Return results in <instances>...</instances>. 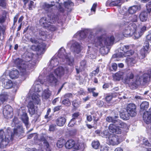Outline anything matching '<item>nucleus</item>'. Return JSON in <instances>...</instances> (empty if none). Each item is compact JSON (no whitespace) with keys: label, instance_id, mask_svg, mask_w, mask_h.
Wrapping results in <instances>:
<instances>
[{"label":"nucleus","instance_id":"f257e3e1","mask_svg":"<svg viewBox=\"0 0 151 151\" xmlns=\"http://www.w3.org/2000/svg\"><path fill=\"white\" fill-rule=\"evenodd\" d=\"M100 32V29H86L80 32L79 35L82 38L85 39L87 34H88L86 41L92 43L96 46L104 47L110 46L113 44L114 39V36L105 37L104 36L96 37V35Z\"/></svg>","mask_w":151,"mask_h":151},{"label":"nucleus","instance_id":"f03ea898","mask_svg":"<svg viewBox=\"0 0 151 151\" xmlns=\"http://www.w3.org/2000/svg\"><path fill=\"white\" fill-rule=\"evenodd\" d=\"M12 126L14 127L13 134L11 131L10 128L6 130H0V148L6 147L9 142L12 141L14 135H18L23 132V128L17 117H14L12 121Z\"/></svg>","mask_w":151,"mask_h":151},{"label":"nucleus","instance_id":"7ed1b4c3","mask_svg":"<svg viewBox=\"0 0 151 151\" xmlns=\"http://www.w3.org/2000/svg\"><path fill=\"white\" fill-rule=\"evenodd\" d=\"M33 56V54L27 52L26 53L25 58L23 60L19 58H17L14 61L15 65L17 66L21 73L24 75L29 70L33 68L35 66L36 62L32 60Z\"/></svg>","mask_w":151,"mask_h":151},{"label":"nucleus","instance_id":"20e7f679","mask_svg":"<svg viewBox=\"0 0 151 151\" xmlns=\"http://www.w3.org/2000/svg\"><path fill=\"white\" fill-rule=\"evenodd\" d=\"M136 70H133L129 73L126 75L125 77L122 79L123 82L126 84H129L133 86L136 88L138 85L141 83V80L142 78L143 82L146 83L149 80L150 78H151L147 75V74L145 73L142 76L138 79L136 78H134V76L133 73Z\"/></svg>","mask_w":151,"mask_h":151},{"label":"nucleus","instance_id":"39448f33","mask_svg":"<svg viewBox=\"0 0 151 151\" xmlns=\"http://www.w3.org/2000/svg\"><path fill=\"white\" fill-rule=\"evenodd\" d=\"M125 24L123 25V28L124 29L123 34L125 37H130L134 35L135 39L139 38L142 34V32L136 31L137 26L135 24L131 23L128 24Z\"/></svg>","mask_w":151,"mask_h":151},{"label":"nucleus","instance_id":"423d86ee","mask_svg":"<svg viewBox=\"0 0 151 151\" xmlns=\"http://www.w3.org/2000/svg\"><path fill=\"white\" fill-rule=\"evenodd\" d=\"M43 82L40 79L36 80L31 90L34 91L32 96V101L35 104H39L40 102V96L39 93L42 90L40 84H42Z\"/></svg>","mask_w":151,"mask_h":151},{"label":"nucleus","instance_id":"0eeeda50","mask_svg":"<svg viewBox=\"0 0 151 151\" xmlns=\"http://www.w3.org/2000/svg\"><path fill=\"white\" fill-rule=\"evenodd\" d=\"M57 55L60 58H62L63 62L66 61L67 63L71 66L74 63V58L70 56V54H67L65 50L63 47H61L59 50Z\"/></svg>","mask_w":151,"mask_h":151},{"label":"nucleus","instance_id":"6e6552de","mask_svg":"<svg viewBox=\"0 0 151 151\" xmlns=\"http://www.w3.org/2000/svg\"><path fill=\"white\" fill-rule=\"evenodd\" d=\"M57 19V16L55 15H52L50 17L48 15L47 17H45L41 18L39 21V23L43 27L48 28L50 24L54 23Z\"/></svg>","mask_w":151,"mask_h":151},{"label":"nucleus","instance_id":"1a4fd4ad","mask_svg":"<svg viewBox=\"0 0 151 151\" xmlns=\"http://www.w3.org/2000/svg\"><path fill=\"white\" fill-rule=\"evenodd\" d=\"M107 142L110 145L115 146L119 144L121 141L119 137L114 134H111L109 135L107 139Z\"/></svg>","mask_w":151,"mask_h":151},{"label":"nucleus","instance_id":"9d476101","mask_svg":"<svg viewBox=\"0 0 151 151\" xmlns=\"http://www.w3.org/2000/svg\"><path fill=\"white\" fill-rule=\"evenodd\" d=\"M58 80L55 76L53 72H51L47 76L45 83L46 85L52 86L56 85Z\"/></svg>","mask_w":151,"mask_h":151},{"label":"nucleus","instance_id":"9b49d317","mask_svg":"<svg viewBox=\"0 0 151 151\" xmlns=\"http://www.w3.org/2000/svg\"><path fill=\"white\" fill-rule=\"evenodd\" d=\"M18 114L23 122L27 127L28 124L29 119L25 111L22 109H19L18 111Z\"/></svg>","mask_w":151,"mask_h":151},{"label":"nucleus","instance_id":"f8f14e48","mask_svg":"<svg viewBox=\"0 0 151 151\" xmlns=\"http://www.w3.org/2000/svg\"><path fill=\"white\" fill-rule=\"evenodd\" d=\"M68 71V68L66 67L64 68L62 67H59L57 68L53 72L57 76L61 77L64 75L65 73H67Z\"/></svg>","mask_w":151,"mask_h":151},{"label":"nucleus","instance_id":"ddd939ff","mask_svg":"<svg viewBox=\"0 0 151 151\" xmlns=\"http://www.w3.org/2000/svg\"><path fill=\"white\" fill-rule=\"evenodd\" d=\"M12 107L7 105L4 106L3 110V114L4 117L6 119L11 118L13 115Z\"/></svg>","mask_w":151,"mask_h":151},{"label":"nucleus","instance_id":"4468645a","mask_svg":"<svg viewBox=\"0 0 151 151\" xmlns=\"http://www.w3.org/2000/svg\"><path fill=\"white\" fill-rule=\"evenodd\" d=\"M136 106L134 104H130L127 106V111L132 117L136 115Z\"/></svg>","mask_w":151,"mask_h":151},{"label":"nucleus","instance_id":"2eb2a0df","mask_svg":"<svg viewBox=\"0 0 151 151\" xmlns=\"http://www.w3.org/2000/svg\"><path fill=\"white\" fill-rule=\"evenodd\" d=\"M71 49L75 54H78L81 52L82 47L79 43L75 42L73 44Z\"/></svg>","mask_w":151,"mask_h":151},{"label":"nucleus","instance_id":"dca6fc26","mask_svg":"<svg viewBox=\"0 0 151 151\" xmlns=\"http://www.w3.org/2000/svg\"><path fill=\"white\" fill-rule=\"evenodd\" d=\"M143 118L144 121L147 124L151 123V108L149 109L148 111L144 113Z\"/></svg>","mask_w":151,"mask_h":151},{"label":"nucleus","instance_id":"f3484780","mask_svg":"<svg viewBox=\"0 0 151 151\" xmlns=\"http://www.w3.org/2000/svg\"><path fill=\"white\" fill-rule=\"evenodd\" d=\"M109 131L112 133L120 134L122 132L121 129L117 128L116 125L113 124H110L109 126Z\"/></svg>","mask_w":151,"mask_h":151},{"label":"nucleus","instance_id":"a211bd4d","mask_svg":"<svg viewBox=\"0 0 151 151\" xmlns=\"http://www.w3.org/2000/svg\"><path fill=\"white\" fill-rule=\"evenodd\" d=\"M58 59L55 57H53L51 60L48 65V67L52 69L54 67L57 66L59 63Z\"/></svg>","mask_w":151,"mask_h":151},{"label":"nucleus","instance_id":"6ab92c4d","mask_svg":"<svg viewBox=\"0 0 151 151\" xmlns=\"http://www.w3.org/2000/svg\"><path fill=\"white\" fill-rule=\"evenodd\" d=\"M148 12L147 11H143L140 14L139 17L140 20L141 22L146 21L148 18Z\"/></svg>","mask_w":151,"mask_h":151},{"label":"nucleus","instance_id":"aec40b11","mask_svg":"<svg viewBox=\"0 0 151 151\" xmlns=\"http://www.w3.org/2000/svg\"><path fill=\"white\" fill-rule=\"evenodd\" d=\"M124 74L123 72L119 71L113 74V80L115 81H120Z\"/></svg>","mask_w":151,"mask_h":151},{"label":"nucleus","instance_id":"412c9836","mask_svg":"<svg viewBox=\"0 0 151 151\" xmlns=\"http://www.w3.org/2000/svg\"><path fill=\"white\" fill-rule=\"evenodd\" d=\"M137 56V54H134V57L129 58H127L126 60V62L128 65L132 66L135 64L136 63V57Z\"/></svg>","mask_w":151,"mask_h":151},{"label":"nucleus","instance_id":"4be33fe9","mask_svg":"<svg viewBox=\"0 0 151 151\" xmlns=\"http://www.w3.org/2000/svg\"><path fill=\"white\" fill-rule=\"evenodd\" d=\"M66 121V119L64 117H60L55 121L57 125L60 127L63 126Z\"/></svg>","mask_w":151,"mask_h":151},{"label":"nucleus","instance_id":"5701e85b","mask_svg":"<svg viewBox=\"0 0 151 151\" xmlns=\"http://www.w3.org/2000/svg\"><path fill=\"white\" fill-rule=\"evenodd\" d=\"M45 46L44 45L42 44H40L37 45L35 50L37 52L38 55H41L44 53Z\"/></svg>","mask_w":151,"mask_h":151},{"label":"nucleus","instance_id":"b1692460","mask_svg":"<svg viewBox=\"0 0 151 151\" xmlns=\"http://www.w3.org/2000/svg\"><path fill=\"white\" fill-rule=\"evenodd\" d=\"M33 102L30 101L29 102L27 105L30 114L33 115L35 113V109Z\"/></svg>","mask_w":151,"mask_h":151},{"label":"nucleus","instance_id":"393cba45","mask_svg":"<svg viewBox=\"0 0 151 151\" xmlns=\"http://www.w3.org/2000/svg\"><path fill=\"white\" fill-rule=\"evenodd\" d=\"M134 53L133 51L132 50H128L125 53H124L121 52L117 54L118 56L120 57H126L132 55Z\"/></svg>","mask_w":151,"mask_h":151},{"label":"nucleus","instance_id":"a878e982","mask_svg":"<svg viewBox=\"0 0 151 151\" xmlns=\"http://www.w3.org/2000/svg\"><path fill=\"white\" fill-rule=\"evenodd\" d=\"M54 3L55 2L54 1L52 2L51 4H49L46 3H45L44 4V9L46 10V8H50L55 5H56V6L57 7L58 6V5H56V4H58V6H59V9H60L61 6L60 3H59L57 1H56V2L55 3V4H54Z\"/></svg>","mask_w":151,"mask_h":151},{"label":"nucleus","instance_id":"bb28decb","mask_svg":"<svg viewBox=\"0 0 151 151\" xmlns=\"http://www.w3.org/2000/svg\"><path fill=\"white\" fill-rule=\"evenodd\" d=\"M51 95V92L48 89L45 90L42 93V99H47L49 98Z\"/></svg>","mask_w":151,"mask_h":151},{"label":"nucleus","instance_id":"cd10ccee","mask_svg":"<svg viewBox=\"0 0 151 151\" xmlns=\"http://www.w3.org/2000/svg\"><path fill=\"white\" fill-rule=\"evenodd\" d=\"M75 144V142L74 140L72 139H70L66 142L65 147L66 148L70 149L74 146Z\"/></svg>","mask_w":151,"mask_h":151},{"label":"nucleus","instance_id":"c85d7f7f","mask_svg":"<svg viewBox=\"0 0 151 151\" xmlns=\"http://www.w3.org/2000/svg\"><path fill=\"white\" fill-rule=\"evenodd\" d=\"M148 52L145 51L144 49H141L140 51V52L138 55L137 54V56H138L139 59H142L144 58Z\"/></svg>","mask_w":151,"mask_h":151},{"label":"nucleus","instance_id":"c756f323","mask_svg":"<svg viewBox=\"0 0 151 151\" xmlns=\"http://www.w3.org/2000/svg\"><path fill=\"white\" fill-rule=\"evenodd\" d=\"M41 141L43 142L44 147L45 148L46 150L47 151H50L51 148L49 144L45 138L43 137H42L41 138Z\"/></svg>","mask_w":151,"mask_h":151},{"label":"nucleus","instance_id":"7c9ffc66","mask_svg":"<svg viewBox=\"0 0 151 151\" xmlns=\"http://www.w3.org/2000/svg\"><path fill=\"white\" fill-rule=\"evenodd\" d=\"M115 124L116 125L117 128H126L127 127V124L122 122L119 120H117Z\"/></svg>","mask_w":151,"mask_h":151},{"label":"nucleus","instance_id":"2f4dec72","mask_svg":"<svg viewBox=\"0 0 151 151\" xmlns=\"http://www.w3.org/2000/svg\"><path fill=\"white\" fill-rule=\"evenodd\" d=\"M19 72L17 70H12L9 74V76L12 79H14L18 77Z\"/></svg>","mask_w":151,"mask_h":151},{"label":"nucleus","instance_id":"473e14b6","mask_svg":"<svg viewBox=\"0 0 151 151\" xmlns=\"http://www.w3.org/2000/svg\"><path fill=\"white\" fill-rule=\"evenodd\" d=\"M12 86V82L10 80H8L5 81L3 84V86L6 89H9Z\"/></svg>","mask_w":151,"mask_h":151},{"label":"nucleus","instance_id":"72a5a7b5","mask_svg":"<svg viewBox=\"0 0 151 151\" xmlns=\"http://www.w3.org/2000/svg\"><path fill=\"white\" fill-rule=\"evenodd\" d=\"M138 9V7L136 6H134L130 7L128 9L129 13L131 14L135 13Z\"/></svg>","mask_w":151,"mask_h":151},{"label":"nucleus","instance_id":"f704fd0d","mask_svg":"<svg viewBox=\"0 0 151 151\" xmlns=\"http://www.w3.org/2000/svg\"><path fill=\"white\" fill-rule=\"evenodd\" d=\"M121 118L124 120H127L129 119V116L130 115L127 112L123 113L120 114Z\"/></svg>","mask_w":151,"mask_h":151},{"label":"nucleus","instance_id":"c9c22d12","mask_svg":"<svg viewBox=\"0 0 151 151\" xmlns=\"http://www.w3.org/2000/svg\"><path fill=\"white\" fill-rule=\"evenodd\" d=\"M65 140L63 139H60L58 141L56 145L57 147L59 148H62L64 145Z\"/></svg>","mask_w":151,"mask_h":151},{"label":"nucleus","instance_id":"e433bc0d","mask_svg":"<svg viewBox=\"0 0 151 151\" xmlns=\"http://www.w3.org/2000/svg\"><path fill=\"white\" fill-rule=\"evenodd\" d=\"M149 106V103L145 101L143 102L140 105L141 109L143 110L147 109Z\"/></svg>","mask_w":151,"mask_h":151},{"label":"nucleus","instance_id":"4c0bfd02","mask_svg":"<svg viewBox=\"0 0 151 151\" xmlns=\"http://www.w3.org/2000/svg\"><path fill=\"white\" fill-rule=\"evenodd\" d=\"M129 46L128 45H125L122 46L120 47V52H123V53H125L128 50H129Z\"/></svg>","mask_w":151,"mask_h":151},{"label":"nucleus","instance_id":"58836bf2","mask_svg":"<svg viewBox=\"0 0 151 151\" xmlns=\"http://www.w3.org/2000/svg\"><path fill=\"white\" fill-rule=\"evenodd\" d=\"M62 103L63 104L68 106L71 105V102L68 99H65L62 101Z\"/></svg>","mask_w":151,"mask_h":151},{"label":"nucleus","instance_id":"ea45409f","mask_svg":"<svg viewBox=\"0 0 151 151\" xmlns=\"http://www.w3.org/2000/svg\"><path fill=\"white\" fill-rule=\"evenodd\" d=\"M99 145L100 143L98 141H94L92 143V147L96 149L98 148Z\"/></svg>","mask_w":151,"mask_h":151},{"label":"nucleus","instance_id":"a19ab883","mask_svg":"<svg viewBox=\"0 0 151 151\" xmlns=\"http://www.w3.org/2000/svg\"><path fill=\"white\" fill-rule=\"evenodd\" d=\"M117 120L114 119L111 116H108L106 118V121L109 123L112 122L115 124Z\"/></svg>","mask_w":151,"mask_h":151},{"label":"nucleus","instance_id":"79ce46f5","mask_svg":"<svg viewBox=\"0 0 151 151\" xmlns=\"http://www.w3.org/2000/svg\"><path fill=\"white\" fill-rule=\"evenodd\" d=\"M64 5L65 8L68 9L69 8L70 9V6L73 5V3L70 1H68L67 2H65Z\"/></svg>","mask_w":151,"mask_h":151},{"label":"nucleus","instance_id":"37998d69","mask_svg":"<svg viewBox=\"0 0 151 151\" xmlns=\"http://www.w3.org/2000/svg\"><path fill=\"white\" fill-rule=\"evenodd\" d=\"M118 10L119 13L122 15L125 14L127 11V9L125 7H123L122 8H120Z\"/></svg>","mask_w":151,"mask_h":151},{"label":"nucleus","instance_id":"c03bdc74","mask_svg":"<svg viewBox=\"0 0 151 151\" xmlns=\"http://www.w3.org/2000/svg\"><path fill=\"white\" fill-rule=\"evenodd\" d=\"M149 48V44L148 42L146 41L144 43L143 48L142 49H144L145 51L148 52V50Z\"/></svg>","mask_w":151,"mask_h":151},{"label":"nucleus","instance_id":"a18cd8bd","mask_svg":"<svg viewBox=\"0 0 151 151\" xmlns=\"http://www.w3.org/2000/svg\"><path fill=\"white\" fill-rule=\"evenodd\" d=\"M129 19L132 22H137V16L135 15L131 16L129 18Z\"/></svg>","mask_w":151,"mask_h":151},{"label":"nucleus","instance_id":"49530a36","mask_svg":"<svg viewBox=\"0 0 151 151\" xmlns=\"http://www.w3.org/2000/svg\"><path fill=\"white\" fill-rule=\"evenodd\" d=\"M39 33L40 36L43 37H47V32L42 29L40 30L39 31Z\"/></svg>","mask_w":151,"mask_h":151},{"label":"nucleus","instance_id":"de8ad7c7","mask_svg":"<svg viewBox=\"0 0 151 151\" xmlns=\"http://www.w3.org/2000/svg\"><path fill=\"white\" fill-rule=\"evenodd\" d=\"M34 2L32 1H30L29 3L28 4V9L29 10H32L33 8H34Z\"/></svg>","mask_w":151,"mask_h":151},{"label":"nucleus","instance_id":"09e8293b","mask_svg":"<svg viewBox=\"0 0 151 151\" xmlns=\"http://www.w3.org/2000/svg\"><path fill=\"white\" fill-rule=\"evenodd\" d=\"M151 139L150 142H149L148 141L145 139H144L143 140V144L147 146L150 147L151 146Z\"/></svg>","mask_w":151,"mask_h":151},{"label":"nucleus","instance_id":"8fccbe9b","mask_svg":"<svg viewBox=\"0 0 151 151\" xmlns=\"http://www.w3.org/2000/svg\"><path fill=\"white\" fill-rule=\"evenodd\" d=\"M73 95L71 93H67L65 94L63 96H62L61 99L63 98L64 99H68L72 98V97Z\"/></svg>","mask_w":151,"mask_h":151},{"label":"nucleus","instance_id":"3c124183","mask_svg":"<svg viewBox=\"0 0 151 151\" xmlns=\"http://www.w3.org/2000/svg\"><path fill=\"white\" fill-rule=\"evenodd\" d=\"M56 129V125L51 124L49 126V130L50 131H53Z\"/></svg>","mask_w":151,"mask_h":151},{"label":"nucleus","instance_id":"603ef678","mask_svg":"<svg viewBox=\"0 0 151 151\" xmlns=\"http://www.w3.org/2000/svg\"><path fill=\"white\" fill-rule=\"evenodd\" d=\"M113 96L112 95H108L106 97V100L107 102H109L111 101L113 98Z\"/></svg>","mask_w":151,"mask_h":151},{"label":"nucleus","instance_id":"864d4df0","mask_svg":"<svg viewBox=\"0 0 151 151\" xmlns=\"http://www.w3.org/2000/svg\"><path fill=\"white\" fill-rule=\"evenodd\" d=\"M76 123L75 120L72 119L69 122L68 124V126L69 127H72Z\"/></svg>","mask_w":151,"mask_h":151},{"label":"nucleus","instance_id":"5fc2aeb1","mask_svg":"<svg viewBox=\"0 0 151 151\" xmlns=\"http://www.w3.org/2000/svg\"><path fill=\"white\" fill-rule=\"evenodd\" d=\"M109 147L107 146L103 145L101 146L100 147L101 151H108Z\"/></svg>","mask_w":151,"mask_h":151},{"label":"nucleus","instance_id":"6e6d98bb","mask_svg":"<svg viewBox=\"0 0 151 151\" xmlns=\"http://www.w3.org/2000/svg\"><path fill=\"white\" fill-rule=\"evenodd\" d=\"M99 71V67H97L95 70L93 71L91 73V75L92 76H94L96 74L98 73Z\"/></svg>","mask_w":151,"mask_h":151},{"label":"nucleus","instance_id":"4d7b16f0","mask_svg":"<svg viewBox=\"0 0 151 151\" xmlns=\"http://www.w3.org/2000/svg\"><path fill=\"white\" fill-rule=\"evenodd\" d=\"M147 11L150 13L151 11V1L148 3L146 6Z\"/></svg>","mask_w":151,"mask_h":151},{"label":"nucleus","instance_id":"13d9d810","mask_svg":"<svg viewBox=\"0 0 151 151\" xmlns=\"http://www.w3.org/2000/svg\"><path fill=\"white\" fill-rule=\"evenodd\" d=\"M86 65V62L85 60H82L80 63V68L83 69L85 67Z\"/></svg>","mask_w":151,"mask_h":151},{"label":"nucleus","instance_id":"bf43d9fd","mask_svg":"<svg viewBox=\"0 0 151 151\" xmlns=\"http://www.w3.org/2000/svg\"><path fill=\"white\" fill-rule=\"evenodd\" d=\"M6 6V3L5 0H0V6L4 7Z\"/></svg>","mask_w":151,"mask_h":151},{"label":"nucleus","instance_id":"052dcab7","mask_svg":"<svg viewBox=\"0 0 151 151\" xmlns=\"http://www.w3.org/2000/svg\"><path fill=\"white\" fill-rule=\"evenodd\" d=\"M79 115V114L78 112H76L74 113L72 115L73 118L74 120H75L76 119Z\"/></svg>","mask_w":151,"mask_h":151},{"label":"nucleus","instance_id":"680f3d73","mask_svg":"<svg viewBox=\"0 0 151 151\" xmlns=\"http://www.w3.org/2000/svg\"><path fill=\"white\" fill-rule=\"evenodd\" d=\"M30 41L33 43L36 44L38 43V41L34 37H32L30 38Z\"/></svg>","mask_w":151,"mask_h":151},{"label":"nucleus","instance_id":"e2e57ef3","mask_svg":"<svg viewBox=\"0 0 151 151\" xmlns=\"http://www.w3.org/2000/svg\"><path fill=\"white\" fill-rule=\"evenodd\" d=\"M122 0H116V2L114 4V5L120 6L121 4H119L121 2Z\"/></svg>","mask_w":151,"mask_h":151},{"label":"nucleus","instance_id":"0e129e2a","mask_svg":"<svg viewBox=\"0 0 151 151\" xmlns=\"http://www.w3.org/2000/svg\"><path fill=\"white\" fill-rule=\"evenodd\" d=\"M61 108V106H58L55 107L53 109L54 111L55 112L59 110Z\"/></svg>","mask_w":151,"mask_h":151},{"label":"nucleus","instance_id":"69168bd1","mask_svg":"<svg viewBox=\"0 0 151 151\" xmlns=\"http://www.w3.org/2000/svg\"><path fill=\"white\" fill-rule=\"evenodd\" d=\"M96 6L97 4H94L91 8V11H93L94 12H95L96 8Z\"/></svg>","mask_w":151,"mask_h":151},{"label":"nucleus","instance_id":"338daca9","mask_svg":"<svg viewBox=\"0 0 151 151\" xmlns=\"http://www.w3.org/2000/svg\"><path fill=\"white\" fill-rule=\"evenodd\" d=\"M112 68L114 70H116L117 68V65L116 63H113L112 65Z\"/></svg>","mask_w":151,"mask_h":151},{"label":"nucleus","instance_id":"774afa93","mask_svg":"<svg viewBox=\"0 0 151 151\" xmlns=\"http://www.w3.org/2000/svg\"><path fill=\"white\" fill-rule=\"evenodd\" d=\"M146 38L148 41L151 43V33L147 36Z\"/></svg>","mask_w":151,"mask_h":151}]
</instances>
